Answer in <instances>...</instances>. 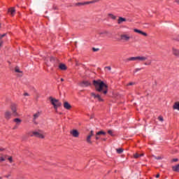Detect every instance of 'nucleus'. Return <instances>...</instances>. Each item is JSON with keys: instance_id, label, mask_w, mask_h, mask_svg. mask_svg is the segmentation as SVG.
Masks as SVG:
<instances>
[{"instance_id": "obj_1", "label": "nucleus", "mask_w": 179, "mask_h": 179, "mask_svg": "<svg viewBox=\"0 0 179 179\" xmlns=\"http://www.w3.org/2000/svg\"><path fill=\"white\" fill-rule=\"evenodd\" d=\"M93 85L95 87V90L103 94H107L108 93V85L104 83V81L101 80H93Z\"/></svg>"}, {"instance_id": "obj_2", "label": "nucleus", "mask_w": 179, "mask_h": 179, "mask_svg": "<svg viewBox=\"0 0 179 179\" xmlns=\"http://www.w3.org/2000/svg\"><path fill=\"white\" fill-rule=\"evenodd\" d=\"M49 99L51 104L53 105L55 110H58V107H61V106H62V103L59 102V100L52 98V96H50Z\"/></svg>"}, {"instance_id": "obj_3", "label": "nucleus", "mask_w": 179, "mask_h": 179, "mask_svg": "<svg viewBox=\"0 0 179 179\" xmlns=\"http://www.w3.org/2000/svg\"><path fill=\"white\" fill-rule=\"evenodd\" d=\"M148 59V57H143V56H138V57H132L127 59V61H141V62H143V61H146Z\"/></svg>"}, {"instance_id": "obj_4", "label": "nucleus", "mask_w": 179, "mask_h": 179, "mask_svg": "<svg viewBox=\"0 0 179 179\" xmlns=\"http://www.w3.org/2000/svg\"><path fill=\"white\" fill-rule=\"evenodd\" d=\"M100 0H93L91 1L78 2L76 3V6H83L85 5H90V3H96V2H99Z\"/></svg>"}, {"instance_id": "obj_5", "label": "nucleus", "mask_w": 179, "mask_h": 179, "mask_svg": "<svg viewBox=\"0 0 179 179\" xmlns=\"http://www.w3.org/2000/svg\"><path fill=\"white\" fill-rule=\"evenodd\" d=\"M10 108L14 117H17V105L16 103H11Z\"/></svg>"}, {"instance_id": "obj_6", "label": "nucleus", "mask_w": 179, "mask_h": 179, "mask_svg": "<svg viewBox=\"0 0 179 179\" xmlns=\"http://www.w3.org/2000/svg\"><path fill=\"white\" fill-rule=\"evenodd\" d=\"M31 136H36V138H40L41 139H44V135L38 133V131H32L31 134L29 133Z\"/></svg>"}, {"instance_id": "obj_7", "label": "nucleus", "mask_w": 179, "mask_h": 179, "mask_svg": "<svg viewBox=\"0 0 179 179\" xmlns=\"http://www.w3.org/2000/svg\"><path fill=\"white\" fill-rule=\"evenodd\" d=\"M120 40H122L123 41H129V40H131V36L127 34H121Z\"/></svg>"}, {"instance_id": "obj_8", "label": "nucleus", "mask_w": 179, "mask_h": 179, "mask_svg": "<svg viewBox=\"0 0 179 179\" xmlns=\"http://www.w3.org/2000/svg\"><path fill=\"white\" fill-rule=\"evenodd\" d=\"M94 136V131L93 130H91L90 132V134L87 136V143H90V144H92V136Z\"/></svg>"}, {"instance_id": "obj_9", "label": "nucleus", "mask_w": 179, "mask_h": 179, "mask_svg": "<svg viewBox=\"0 0 179 179\" xmlns=\"http://www.w3.org/2000/svg\"><path fill=\"white\" fill-rule=\"evenodd\" d=\"M4 118L7 120L9 121L12 118V113L9 110H6L4 113Z\"/></svg>"}, {"instance_id": "obj_10", "label": "nucleus", "mask_w": 179, "mask_h": 179, "mask_svg": "<svg viewBox=\"0 0 179 179\" xmlns=\"http://www.w3.org/2000/svg\"><path fill=\"white\" fill-rule=\"evenodd\" d=\"M106 134H107V133H106L103 131H99L96 132V134L95 135L96 141H99V139H101L100 135H106Z\"/></svg>"}, {"instance_id": "obj_11", "label": "nucleus", "mask_w": 179, "mask_h": 179, "mask_svg": "<svg viewBox=\"0 0 179 179\" xmlns=\"http://www.w3.org/2000/svg\"><path fill=\"white\" fill-rule=\"evenodd\" d=\"M91 96H92V97L94 99H97L98 101H104V100L101 99L100 94H96L94 92H92Z\"/></svg>"}, {"instance_id": "obj_12", "label": "nucleus", "mask_w": 179, "mask_h": 179, "mask_svg": "<svg viewBox=\"0 0 179 179\" xmlns=\"http://www.w3.org/2000/svg\"><path fill=\"white\" fill-rule=\"evenodd\" d=\"M50 62H52V64H53L54 66L57 67V66H58V63L59 62V61H58L57 59H55V57H51Z\"/></svg>"}, {"instance_id": "obj_13", "label": "nucleus", "mask_w": 179, "mask_h": 179, "mask_svg": "<svg viewBox=\"0 0 179 179\" xmlns=\"http://www.w3.org/2000/svg\"><path fill=\"white\" fill-rule=\"evenodd\" d=\"M79 86L81 87H87V86H90V83L89 81L84 80L80 83Z\"/></svg>"}, {"instance_id": "obj_14", "label": "nucleus", "mask_w": 179, "mask_h": 179, "mask_svg": "<svg viewBox=\"0 0 179 179\" xmlns=\"http://www.w3.org/2000/svg\"><path fill=\"white\" fill-rule=\"evenodd\" d=\"M71 135H72L74 138H79V131L76 129H73L70 131Z\"/></svg>"}, {"instance_id": "obj_15", "label": "nucleus", "mask_w": 179, "mask_h": 179, "mask_svg": "<svg viewBox=\"0 0 179 179\" xmlns=\"http://www.w3.org/2000/svg\"><path fill=\"white\" fill-rule=\"evenodd\" d=\"M172 53H173V55L178 57H179V49H177L176 48H172Z\"/></svg>"}, {"instance_id": "obj_16", "label": "nucleus", "mask_w": 179, "mask_h": 179, "mask_svg": "<svg viewBox=\"0 0 179 179\" xmlns=\"http://www.w3.org/2000/svg\"><path fill=\"white\" fill-rule=\"evenodd\" d=\"M64 108L66 110H71L72 108V106H71L67 101L64 103Z\"/></svg>"}, {"instance_id": "obj_17", "label": "nucleus", "mask_w": 179, "mask_h": 179, "mask_svg": "<svg viewBox=\"0 0 179 179\" xmlns=\"http://www.w3.org/2000/svg\"><path fill=\"white\" fill-rule=\"evenodd\" d=\"M59 69L61 71H66V69H68V67H66V65L64 64H60L59 65Z\"/></svg>"}, {"instance_id": "obj_18", "label": "nucleus", "mask_w": 179, "mask_h": 179, "mask_svg": "<svg viewBox=\"0 0 179 179\" xmlns=\"http://www.w3.org/2000/svg\"><path fill=\"white\" fill-rule=\"evenodd\" d=\"M122 22H127V19L122 17H119V19L117 20V24H121Z\"/></svg>"}, {"instance_id": "obj_19", "label": "nucleus", "mask_w": 179, "mask_h": 179, "mask_svg": "<svg viewBox=\"0 0 179 179\" xmlns=\"http://www.w3.org/2000/svg\"><path fill=\"white\" fill-rule=\"evenodd\" d=\"M15 13L16 10H15V8H11L8 9V13H10L11 15L15 16Z\"/></svg>"}, {"instance_id": "obj_20", "label": "nucleus", "mask_w": 179, "mask_h": 179, "mask_svg": "<svg viewBox=\"0 0 179 179\" xmlns=\"http://www.w3.org/2000/svg\"><path fill=\"white\" fill-rule=\"evenodd\" d=\"M172 170L173 171H176V173H179V164L176 165V166H173L172 167Z\"/></svg>"}, {"instance_id": "obj_21", "label": "nucleus", "mask_w": 179, "mask_h": 179, "mask_svg": "<svg viewBox=\"0 0 179 179\" xmlns=\"http://www.w3.org/2000/svg\"><path fill=\"white\" fill-rule=\"evenodd\" d=\"M173 108V110H178L179 111V102H175Z\"/></svg>"}, {"instance_id": "obj_22", "label": "nucleus", "mask_w": 179, "mask_h": 179, "mask_svg": "<svg viewBox=\"0 0 179 179\" xmlns=\"http://www.w3.org/2000/svg\"><path fill=\"white\" fill-rule=\"evenodd\" d=\"M108 17H110V19H112L113 20H115V19H117V16L114 15L112 13H109L108 14Z\"/></svg>"}, {"instance_id": "obj_23", "label": "nucleus", "mask_w": 179, "mask_h": 179, "mask_svg": "<svg viewBox=\"0 0 179 179\" xmlns=\"http://www.w3.org/2000/svg\"><path fill=\"white\" fill-rule=\"evenodd\" d=\"M38 117H40L39 112H38L34 115V121H36V120H37V118H38Z\"/></svg>"}, {"instance_id": "obj_24", "label": "nucleus", "mask_w": 179, "mask_h": 179, "mask_svg": "<svg viewBox=\"0 0 179 179\" xmlns=\"http://www.w3.org/2000/svg\"><path fill=\"white\" fill-rule=\"evenodd\" d=\"M116 152H117V153H118V155H121V153H122V152H124V149L117 148V149H116Z\"/></svg>"}, {"instance_id": "obj_25", "label": "nucleus", "mask_w": 179, "mask_h": 179, "mask_svg": "<svg viewBox=\"0 0 179 179\" xmlns=\"http://www.w3.org/2000/svg\"><path fill=\"white\" fill-rule=\"evenodd\" d=\"M14 122H16L17 124H20V122H22V120L19 119V118H15L13 120Z\"/></svg>"}, {"instance_id": "obj_26", "label": "nucleus", "mask_w": 179, "mask_h": 179, "mask_svg": "<svg viewBox=\"0 0 179 179\" xmlns=\"http://www.w3.org/2000/svg\"><path fill=\"white\" fill-rule=\"evenodd\" d=\"M99 36H102V34H108V31H103L99 32Z\"/></svg>"}, {"instance_id": "obj_27", "label": "nucleus", "mask_w": 179, "mask_h": 179, "mask_svg": "<svg viewBox=\"0 0 179 179\" xmlns=\"http://www.w3.org/2000/svg\"><path fill=\"white\" fill-rule=\"evenodd\" d=\"M140 34H142V36H145V37H148V34L142 31H140Z\"/></svg>"}, {"instance_id": "obj_28", "label": "nucleus", "mask_w": 179, "mask_h": 179, "mask_svg": "<svg viewBox=\"0 0 179 179\" xmlns=\"http://www.w3.org/2000/svg\"><path fill=\"white\" fill-rule=\"evenodd\" d=\"M142 69H143V68L136 69L134 70V73H136V72H138V71H142Z\"/></svg>"}, {"instance_id": "obj_29", "label": "nucleus", "mask_w": 179, "mask_h": 179, "mask_svg": "<svg viewBox=\"0 0 179 179\" xmlns=\"http://www.w3.org/2000/svg\"><path fill=\"white\" fill-rule=\"evenodd\" d=\"M108 134L110 135V136H114V134L113 133V130H108Z\"/></svg>"}, {"instance_id": "obj_30", "label": "nucleus", "mask_w": 179, "mask_h": 179, "mask_svg": "<svg viewBox=\"0 0 179 179\" xmlns=\"http://www.w3.org/2000/svg\"><path fill=\"white\" fill-rule=\"evenodd\" d=\"M134 159H139L140 155H139V154L136 153V154H134Z\"/></svg>"}, {"instance_id": "obj_31", "label": "nucleus", "mask_w": 179, "mask_h": 179, "mask_svg": "<svg viewBox=\"0 0 179 179\" xmlns=\"http://www.w3.org/2000/svg\"><path fill=\"white\" fill-rule=\"evenodd\" d=\"M15 72L17 73H22V71L19 69V68L16 67L15 69Z\"/></svg>"}, {"instance_id": "obj_32", "label": "nucleus", "mask_w": 179, "mask_h": 179, "mask_svg": "<svg viewBox=\"0 0 179 179\" xmlns=\"http://www.w3.org/2000/svg\"><path fill=\"white\" fill-rule=\"evenodd\" d=\"M8 160L9 161L10 163H13V158H12V157H9L8 158Z\"/></svg>"}, {"instance_id": "obj_33", "label": "nucleus", "mask_w": 179, "mask_h": 179, "mask_svg": "<svg viewBox=\"0 0 179 179\" xmlns=\"http://www.w3.org/2000/svg\"><path fill=\"white\" fill-rule=\"evenodd\" d=\"M158 120H159V121H161L162 122H163V121H164V120L163 119V116H159Z\"/></svg>"}, {"instance_id": "obj_34", "label": "nucleus", "mask_w": 179, "mask_h": 179, "mask_svg": "<svg viewBox=\"0 0 179 179\" xmlns=\"http://www.w3.org/2000/svg\"><path fill=\"white\" fill-rule=\"evenodd\" d=\"M152 60H149L148 62L144 63V65H151Z\"/></svg>"}, {"instance_id": "obj_35", "label": "nucleus", "mask_w": 179, "mask_h": 179, "mask_svg": "<svg viewBox=\"0 0 179 179\" xmlns=\"http://www.w3.org/2000/svg\"><path fill=\"white\" fill-rule=\"evenodd\" d=\"M134 31L135 33H138V34H140V33H141V30H139V29H134Z\"/></svg>"}, {"instance_id": "obj_36", "label": "nucleus", "mask_w": 179, "mask_h": 179, "mask_svg": "<svg viewBox=\"0 0 179 179\" xmlns=\"http://www.w3.org/2000/svg\"><path fill=\"white\" fill-rule=\"evenodd\" d=\"M99 50H100V49L96 48H92V51H94V52H96L99 51Z\"/></svg>"}, {"instance_id": "obj_37", "label": "nucleus", "mask_w": 179, "mask_h": 179, "mask_svg": "<svg viewBox=\"0 0 179 179\" xmlns=\"http://www.w3.org/2000/svg\"><path fill=\"white\" fill-rule=\"evenodd\" d=\"M135 85V83H129L127 84V86H132V85Z\"/></svg>"}, {"instance_id": "obj_38", "label": "nucleus", "mask_w": 179, "mask_h": 179, "mask_svg": "<svg viewBox=\"0 0 179 179\" xmlns=\"http://www.w3.org/2000/svg\"><path fill=\"white\" fill-rule=\"evenodd\" d=\"M101 141L106 142V141H107L106 138H101L100 139Z\"/></svg>"}, {"instance_id": "obj_39", "label": "nucleus", "mask_w": 179, "mask_h": 179, "mask_svg": "<svg viewBox=\"0 0 179 179\" xmlns=\"http://www.w3.org/2000/svg\"><path fill=\"white\" fill-rule=\"evenodd\" d=\"M105 68H106V69H107L108 71H111V66H106Z\"/></svg>"}, {"instance_id": "obj_40", "label": "nucleus", "mask_w": 179, "mask_h": 179, "mask_svg": "<svg viewBox=\"0 0 179 179\" xmlns=\"http://www.w3.org/2000/svg\"><path fill=\"white\" fill-rule=\"evenodd\" d=\"M172 162H178V159H177V158L173 159Z\"/></svg>"}, {"instance_id": "obj_41", "label": "nucleus", "mask_w": 179, "mask_h": 179, "mask_svg": "<svg viewBox=\"0 0 179 179\" xmlns=\"http://www.w3.org/2000/svg\"><path fill=\"white\" fill-rule=\"evenodd\" d=\"M5 36H6V34H3L1 35L0 37H1V38H3V37H5Z\"/></svg>"}, {"instance_id": "obj_42", "label": "nucleus", "mask_w": 179, "mask_h": 179, "mask_svg": "<svg viewBox=\"0 0 179 179\" xmlns=\"http://www.w3.org/2000/svg\"><path fill=\"white\" fill-rule=\"evenodd\" d=\"M0 161H1V162H5V158L1 157V158H0Z\"/></svg>"}, {"instance_id": "obj_43", "label": "nucleus", "mask_w": 179, "mask_h": 179, "mask_svg": "<svg viewBox=\"0 0 179 179\" xmlns=\"http://www.w3.org/2000/svg\"><path fill=\"white\" fill-rule=\"evenodd\" d=\"M24 96H30V94H29V93H27V92H25V93H24Z\"/></svg>"}, {"instance_id": "obj_44", "label": "nucleus", "mask_w": 179, "mask_h": 179, "mask_svg": "<svg viewBox=\"0 0 179 179\" xmlns=\"http://www.w3.org/2000/svg\"><path fill=\"white\" fill-rule=\"evenodd\" d=\"M155 177L156 178H159V177H160V174L159 173L157 174Z\"/></svg>"}, {"instance_id": "obj_45", "label": "nucleus", "mask_w": 179, "mask_h": 179, "mask_svg": "<svg viewBox=\"0 0 179 179\" xmlns=\"http://www.w3.org/2000/svg\"><path fill=\"white\" fill-rule=\"evenodd\" d=\"M3 150H5V149L0 147V152H3Z\"/></svg>"}, {"instance_id": "obj_46", "label": "nucleus", "mask_w": 179, "mask_h": 179, "mask_svg": "<svg viewBox=\"0 0 179 179\" xmlns=\"http://www.w3.org/2000/svg\"><path fill=\"white\" fill-rule=\"evenodd\" d=\"M3 43V42H1V43H0V48H1V47H2Z\"/></svg>"}, {"instance_id": "obj_47", "label": "nucleus", "mask_w": 179, "mask_h": 179, "mask_svg": "<svg viewBox=\"0 0 179 179\" xmlns=\"http://www.w3.org/2000/svg\"><path fill=\"white\" fill-rule=\"evenodd\" d=\"M176 3H179V0H176Z\"/></svg>"}, {"instance_id": "obj_48", "label": "nucleus", "mask_w": 179, "mask_h": 179, "mask_svg": "<svg viewBox=\"0 0 179 179\" xmlns=\"http://www.w3.org/2000/svg\"><path fill=\"white\" fill-rule=\"evenodd\" d=\"M53 8L57 10V9H58L57 7H53Z\"/></svg>"}, {"instance_id": "obj_49", "label": "nucleus", "mask_w": 179, "mask_h": 179, "mask_svg": "<svg viewBox=\"0 0 179 179\" xmlns=\"http://www.w3.org/2000/svg\"><path fill=\"white\" fill-rule=\"evenodd\" d=\"M61 82H64V78L60 79Z\"/></svg>"}, {"instance_id": "obj_50", "label": "nucleus", "mask_w": 179, "mask_h": 179, "mask_svg": "<svg viewBox=\"0 0 179 179\" xmlns=\"http://www.w3.org/2000/svg\"><path fill=\"white\" fill-rule=\"evenodd\" d=\"M160 159H162V157H157V159H158V160H160Z\"/></svg>"}, {"instance_id": "obj_51", "label": "nucleus", "mask_w": 179, "mask_h": 179, "mask_svg": "<svg viewBox=\"0 0 179 179\" xmlns=\"http://www.w3.org/2000/svg\"><path fill=\"white\" fill-rule=\"evenodd\" d=\"M139 155H140V157H141L142 156H143V154H141Z\"/></svg>"}, {"instance_id": "obj_52", "label": "nucleus", "mask_w": 179, "mask_h": 179, "mask_svg": "<svg viewBox=\"0 0 179 179\" xmlns=\"http://www.w3.org/2000/svg\"><path fill=\"white\" fill-rule=\"evenodd\" d=\"M2 39V37H0V40H1Z\"/></svg>"}, {"instance_id": "obj_53", "label": "nucleus", "mask_w": 179, "mask_h": 179, "mask_svg": "<svg viewBox=\"0 0 179 179\" xmlns=\"http://www.w3.org/2000/svg\"><path fill=\"white\" fill-rule=\"evenodd\" d=\"M16 127L13 128V129H15Z\"/></svg>"}, {"instance_id": "obj_54", "label": "nucleus", "mask_w": 179, "mask_h": 179, "mask_svg": "<svg viewBox=\"0 0 179 179\" xmlns=\"http://www.w3.org/2000/svg\"><path fill=\"white\" fill-rule=\"evenodd\" d=\"M0 179H2V178L0 177Z\"/></svg>"}, {"instance_id": "obj_55", "label": "nucleus", "mask_w": 179, "mask_h": 179, "mask_svg": "<svg viewBox=\"0 0 179 179\" xmlns=\"http://www.w3.org/2000/svg\"><path fill=\"white\" fill-rule=\"evenodd\" d=\"M0 27H1V24H0Z\"/></svg>"}]
</instances>
